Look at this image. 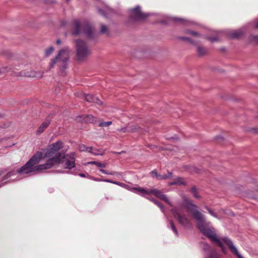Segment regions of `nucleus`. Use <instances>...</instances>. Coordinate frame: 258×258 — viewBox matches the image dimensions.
Segmentation results:
<instances>
[{
    "label": "nucleus",
    "instance_id": "47",
    "mask_svg": "<svg viewBox=\"0 0 258 258\" xmlns=\"http://www.w3.org/2000/svg\"><path fill=\"white\" fill-rule=\"evenodd\" d=\"M56 44H58H58H60V43H61V40H60V39H58V40L56 41Z\"/></svg>",
    "mask_w": 258,
    "mask_h": 258
},
{
    "label": "nucleus",
    "instance_id": "36",
    "mask_svg": "<svg viewBox=\"0 0 258 258\" xmlns=\"http://www.w3.org/2000/svg\"><path fill=\"white\" fill-rule=\"evenodd\" d=\"M114 184L119 185L122 187H127V186H128V185H125L124 183H122V182H119L118 181H115V182H114Z\"/></svg>",
    "mask_w": 258,
    "mask_h": 258
},
{
    "label": "nucleus",
    "instance_id": "27",
    "mask_svg": "<svg viewBox=\"0 0 258 258\" xmlns=\"http://www.w3.org/2000/svg\"><path fill=\"white\" fill-rule=\"evenodd\" d=\"M205 209L208 211V212L209 213V214L213 216L214 217L217 218V219H220L221 218L218 216L216 214H215L212 210H211L207 206H206L205 207Z\"/></svg>",
    "mask_w": 258,
    "mask_h": 258
},
{
    "label": "nucleus",
    "instance_id": "28",
    "mask_svg": "<svg viewBox=\"0 0 258 258\" xmlns=\"http://www.w3.org/2000/svg\"><path fill=\"white\" fill-rule=\"evenodd\" d=\"M185 33L189 34L194 37H200L201 36V35L199 33L192 31L186 30Z\"/></svg>",
    "mask_w": 258,
    "mask_h": 258
},
{
    "label": "nucleus",
    "instance_id": "20",
    "mask_svg": "<svg viewBox=\"0 0 258 258\" xmlns=\"http://www.w3.org/2000/svg\"><path fill=\"white\" fill-rule=\"evenodd\" d=\"M207 52V49L205 47L199 46L197 48V53L200 56H203L206 54Z\"/></svg>",
    "mask_w": 258,
    "mask_h": 258
},
{
    "label": "nucleus",
    "instance_id": "9",
    "mask_svg": "<svg viewBox=\"0 0 258 258\" xmlns=\"http://www.w3.org/2000/svg\"><path fill=\"white\" fill-rule=\"evenodd\" d=\"M149 14L142 13L139 6H137L130 10L129 16L133 21L144 20L148 16Z\"/></svg>",
    "mask_w": 258,
    "mask_h": 258
},
{
    "label": "nucleus",
    "instance_id": "1",
    "mask_svg": "<svg viewBox=\"0 0 258 258\" xmlns=\"http://www.w3.org/2000/svg\"><path fill=\"white\" fill-rule=\"evenodd\" d=\"M185 207L187 210L192 215L194 219L197 221V226L200 231L205 235L208 237L211 241L215 243L221 248L223 253H226L227 249L224 246L226 245L231 253L238 258H243L240 254L237 247L233 241L228 237L219 238L216 233V230L211 226L210 222H206L205 216L197 209V206L188 200H184Z\"/></svg>",
    "mask_w": 258,
    "mask_h": 258
},
{
    "label": "nucleus",
    "instance_id": "21",
    "mask_svg": "<svg viewBox=\"0 0 258 258\" xmlns=\"http://www.w3.org/2000/svg\"><path fill=\"white\" fill-rule=\"evenodd\" d=\"M168 227H170L173 232L176 234V236L178 235V231L172 220L170 221L169 225H168Z\"/></svg>",
    "mask_w": 258,
    "mask_h": 258
},
{
    "label": "nucleus",
    "instance_id": "15",
    "mask_svg": "<svg viewBox=\"0 0 258 258\" xmlns=\"http://www.w3.org/2000/svg\"><path fill=\"white\" fill-rule=\"evenodd\" d=\"M202 247L203 250L205 252L204 258L205 256H207L208 254L210 253L212 250H215L214 249H212L210 245L207 243H202Z\"/></svg>",
    "mask_w": 258,
    "mask_h": 258
},
{
    "label": "nucleus",
    "instance_id": "19",
    "mask_svg": "<svg viewBox=\"0 0 258 258\" xmlns=\"http://www.w3.org/2000/svg\"><path fill=\"white\" fill-rule=\"evenodd\" d=\"M172 20H173L175 22L183 23L184 24H185V25H187V26H188L191 24V22L188 21H186L184 19L178 18H176V17L172 18Z\"/></svg>",
    "mask_w": 258,
    "mask_h": 258
},
{
    "label": "nucleus",
    "instance_id": "35",
    "mask_svg": "<svg viewBox=\"0 0 258 258\" xmlns=\"http://www.w3.org/2000/svg\"><path fill=\"white\" fill-rule=\"evenodd\" d=\"M151 174L153 177H156V178H158V176H159V174L155 170L152 171Z\"/></svg>",
    "mask_w": 258,
    "mask_h": 258
},
{
    "label": "nucleus",
    "instance_id": "16",
    "mask_svg": "<svg viewBox=\"0 0 258 258\" xmlns=\"http://www.w3.org/2000/svg\"><path fill=\"white\" fill-rule=\"evenodd\" d=\"M185 184L186 182L184 179L181 177H177L175 179L174 181L170 182L169 183L170 185H173L175 184L185 185Z\"/></svg>",
    "mask_w": 258,
    "mask_h": 258
},
{
    "label": "nucleus",
    "instance_id": "39",
    "mask_svg": "<svg viewBox=\"0 0 258 258\" xmlns=\"http://www.w3.org/2000/svg\"><path fill=\"white\" fill-rule=\"evenodd\" d=\"M97 167H102V168H105L106 167V163H102L101 162H98L97 163V165H96Z\"/></svg>",
    "mask_w": 258,
    "mask_h": 258
},
{
    "label": "nucleus",
    "instance_id": "4",
    "mask_svg": "<svg viewBox=\"0 0 258 258\" xmlns=\"http://www.w3.org/2000/svg\"><path fill=\"white\" fill-rule=\"evenodd\" d=\"M75 155V153H72L70 154L67 155L66 156H64L63 153H57L55 156L47 160V162L45 163L47 164L49 160H53L52 166L51 167L47 168V169L52 167L55 164L60 163L62 158H64L65 160L64 166L66 168L71 169L74 168L76 165Z\"/></svg>",
    "mask_w": 258,
    "mask_h": 258
},
{
    "label": "nucleus",
    "instance_id": "23",
    "mask_svg": "<svg viewBox=\"0 0 258 258\" xmlns=\"http://www.w3.org/2000/svg\"><path fill=\"white\" fill-rule=\"evenodd\" d=\"M172 176V173L170 172H168V174H164V175H160L159 174V176L158 177V179L159 180H162V179H165L167 178H170Z\"/></svg>",
    "mask_w": 258,
    "mask_h": 258
},
{
    "label": "nucleus",
    "instance_id": "26",
    "mask_svg": "<svg viewBox=\"0 0 258 258\" xmlns=\"http://www.w3.org/2000/svg\"><path fill=\"white\" fill-rule=\"evenodd\" d=\"M54 48L52 46H50L48 48L46 49L45 52V56L46 57L49 56L53 52Z\"/></svg>",
    "mask_w": 258,
    "mask_h": 258
},
{
    "label": "nucleus",
    "instance_id": "32",
    "mask_svg": "<svg viewBox=\"0 0 258 258\" xmlns=\"http://www.w3.org/2000/svg\"><path fill=\"white\" fill-rule=\"evenodd\" d=\"M207 38L211 42H216L219 40V37L218 36L215 37H207Z\"/></svg>",
    "mask_w": 258,
    "mask_h": 258
},
{
    "label": "nucleus",
    "instance_id": "31",
    "mask_svg": "<svg viewBox=\"0 0 258 258\" xmlns=\"http://www.w3.org/2000/svg\"><path fill=\"white\" fill-rule=\"evenodd\" d=\"M90 147H87L84 145H81L79 146V150L83 152H88Z\"/></svg>",
    "mask_w": 258,
    "mask_h": 258
},
{
    "label": "nucleus",
    "instance_id": "51",
    "mask_svg": "<svg viewBox=\"0 0 258 258\" xmlns=\"http://www.w3.org/2000/svg\"><path fill=\"white\" fill-rule=\"evenodd\" d=\"M70 0H67V2H69Z\"/></svg>",
    "mask_w": 258,
    "mask_h": 258
},
{
    "label": "nucleus",
    "instance_id": "5",
    "mask_svg": "<svg viewBox=\"0 0 258 258\" xmlns=\"http://www.w3.org/2000/svg\"><path fill=\"white\" fill-rule=\"evenodd\" d=\"M74 27L75 30L72 32L74 35L76 36L80 33H85L90 38L93 37L95 32L89 23L87 22L80 23L78 20H75L74 22Z\"/></svg>",
    "mask_w": 258,
    "mask_h": 258
},
{
    "label": "nucleus",
    "instance_id": "8",
    "mask_svg": "<svg viewBox=\"0 0 258 258\" xmlns=\"http://www.w3.org/2000/svg\"><path fill=\"white\" fill-rule=\"evenodd\" d=\"M171 213L180 224L185 227H191V221L188 215H186L182 209L175 208L171 210Z\"/></svg>",
    "mask_w": 258,
    "mask_h": 258
},
{
    "label": "nucleus",
    "instance_id": "45",
    "mask_svg": "<svg viewBox=\"0 0 258 258\" xmlns=\"http://www.w3.org/2000/svg\"><path fill=\"white\" fill-rule=\"evenodd\" d=\"M98 11L100 13V14H101L103 16H105V13H104L103 11H102L101 9H98Z\"/></svg>",
    "mask_w": 258,
    "mask_h": 258
},
{
    "label": "nucleus",
    "instance_id": "38",
    "mask_svg": "<svg viewBox=\"0 0 258 258\" xmlns=\"http://www.w3.org/2000/svg\"><path fill=\"white\" fill-rule=\"evenodd\" d=\"M181 40H184V41H187L190 43H192V41H191V39L188 38V37H180L179 38Z\"/></svg>",
    "mask_w": 258,
    "mask_h": 258
},
{
    "label": "nucleus",
    "instance_id": "11",
    "mask_svg": "<svg viewBox=\"0 0 258 258\" xmlns=\"http://www.w3.org/2000/svg\"><path fill=\"white\" fill-rule=\"evenodd\" d=\"M85 99L86 101L89 103H95L100 105L102 104V102L98 97L91 94H87L85 95Z\"/></svg>",
    "mask_w": 258,
    "mask_h": 258
},
{
    "label": "nucleus",
    "instance_id": "41",
    "mask_svg": "<svg viewBox=\"0 0 258 258\" xmlns=\"http://www.w3.org/2000/svg\"><path fill=\"white\" fill-rule=\"evenodd\" d=\"M7 171V168H4L0 171V176L4 174L5 172Z\"/></svg>",
    "mask_w": 258,
    "mask_h": 258
},
{
    "label": "nucleus",
    "instance_id": "30",
    "mask_svg": "<svg viewBox=\"0 0 258 258\" xmlns=\"http://www.w3.org/2000/svg\"><path fill=\"white\" fill-rule=\"evenodd\" d=\"M112 122L111 121H106V122H105V121H103V122H101L99 123V126L100 127H106V126H108L110 125H111L112 124Z\"/></svg>",
    "mask_w": 258,
    "mask_h": 258
},
{
    "label": "nucleus",
    "instance_id": "17",
    "mask_svg": "<svg viewBox=\"0 0 258 258\" xmlns=\"http://www.w3.org/2000/svg\"><path fill=\"white\" fill-rule=\"evenodd\" d=\"M205 258H222L216 250H212L211 252L205 256Z\"/></svg>",
    "mask_w": 258,
    "mask_h": 258
},
{
    "label": "nucleus",
    "instance_id": "25",
    "mask_svg": "<svg viewBox=\"0 0 258 258\" xmlns=\"http://www.w3.org/2000/svg\"><path fill=\"white\" fill-rule=\"evenodd\" d=\"M255 27L258 29V20L255 23ZM251 40L256 44H258V35L252 36Z\"/></svg>",
    "mask_w": 258,
    "mask_h": 258
},
{
    "label": "nucleus",
    "instance_id": "50",
    "mask_svg": "<svg viewBox=\"0 0 258 258\" xmlns=\"http://www.w3.org/2000/svg\"><path fill=\"white\" fill-rule=\"evenodd\" d=\"M150 200L152 202H153L154 204H155V201H156L155 200H154L153 198L150 199Z\"/></svg>",
    "mask_w": 258,
    "mask_h": 258
},
{
    "label": "nucleus",
    "instance_id": "42",
    "mask_svg": "<svg viewBox=\"0 0 258 258\" xmlns=\"http://www.w3.org/2000/svg\"><path fill=\"white\" fill-rule=\"evenodd\" d=\"M100 171L103 174L109 175V172L104 169H101Z\"/></svg>",
    "mask_w": 258,
    "mask_h": 258
},
{
    "label": "nucleus",
    "instance_id": "49",
    "mask_svg": "<svg viewBox=\"0 0 258 258\" xmlns=\"http://www.w3.org/2000/svg\"><path fill=\"white\" fill-rule=\"evenodd\" d=\"M95 181H102V180L103 179H94Z\"/></svg>",
    "mask_w": 258,
    "mask_h": 258
},
{
    "label": "nucleus",
    "instance_id": "13",
    "mask_svg": "<svg viewBox=\"0 0 258 258\" xmlns=\"http://www.w3.org/2000/svg\"><path fill=\"white\" fill-rule=\"evenodd\" d=\"M50 123V120L48 118H46V120L43 122L41 125L39 126L38 130L37 131V133L38 134H40L42 133L44 130L48 126Z\"/></svg>",
    "mask_w": 258,
    "mask_h": 258
},
{
    "label": "nucleus",
    "instance_id": "18",
    "mask_svg": "<svg viewBox=\"0 0 258 258\" xmlns=\"http://www.w3.org/2000/svg\"><path fill=\"white\" fill-rule=\"evenodd\" d=\"M88 152L91 153L94 155H102L103 154V152H102L101 150H97V149H94L92 147H90L89 148V150H88Z\"/></svg>",
    "mask_w": 258,
    "mask_h": 258
},
{
    "label": "nucleus",
    "instance_id": "10",
    "mask_svg": "<svg viewBox=\"0 0 258 258\" xmlns=\"http://www.w3.org/2000/svg\"><path fill=\"white\" fill-rule=\"evenodd\" d=\"M63 147V143L60 141H58L52 144L49 146V150L46 153V154L50 155V154H54L55 152H57Z\"/></svg>",
    "mask_w": 258,
    "mask_h": 258
},
{
    "label": "nucleus",
    "instance_id": "43",
    "mask_svg": "<svg viewBox=\"0 0 258 258\" xmlns=\"http://www.w3.org/2000/svg\"><path fill=\"white\" fill-rule=\"evenodd\" d=\"M97 163H98V162H96V161H91V162H88L87 164H94V165H97Z\"/></svg>",
    "mask_w": 258,
    "mask_h": 258
},
{
    "label": "nucleus",
    "instance_id": "37",
    "mask_svg": "<svg viewBox=\"0 0 258 258\" xmlns=\"http://www.w3.org/2000/svg\"><path fill=\"white\" fill-rule=\"evenodd\" d=\"M117 131L118 132L124 133H127V125L125 126L124 127L117 129Z\"/></svg>",
    "mask_w": 258,
    "mask_h": 258
},
{
    "label": "nucleus",
    "instance_id": "2",
    "mask_svg": "<svg viewBox=\"0 0 258 258\" xmlns=\"http://www.w3.org/2000/svg\"><path fill=\"white\" fill-rule=\"evenodd\" d=\"M43 158V154L40 152H37L20 169L15 170L12 169L4 175L1 179V186L13 181L10 177L15 175L16 173L28 174L30 173H37L43 170L51 167L53 160H49L47 164L37 165Z\"/></svg>",
    "mask_w": 258,
    "mask_h": 258
},
{
    "label": "nucleus",
    "instance_id": "12",
    "mask_svg": "<svg viewBox=\"0 0 258 258\" xmlns=\"http://www.w3.org/2000/svg\"><path fill=\"white\" fill-rule=\"evenodd\" d=\"M228 35L231 38H239L242 36L243 33L240 30H233L230 31Z\"/></svg>",
    "mask_w": 258,
    "mask_h": 258
},
{
    "label": "nucleus",
    "instance_id": "48",
    "mask_svg": "<svg viewBox=\"0 0 258 258\" xmlns=\"http://www.w3.org/2000/svg\"><path fill=\"white\" fill-rule=\"evenodd\" d=\"M79 176L82 177H85V175L83 173H80L79 174Z\"/></svg>",
    "mask_w": 258,
    "mask_h": 258
},
{
    "label": "nucleus",
    "instance_id": "40",
    "mask_svg": "<svg viewBox=\"0 0 258 258\" xmlns=\"http://www.w3.org/2000/svg\"><path fill=\"white\" fill-rule=\"evenodd\" d=\"M102 181L111 183H113V184H114V182H115V181H112L110 179H103V180H102Z\"/></svg>",
    "mask_w": 258,
    "mask_h": 258
},
{
    "label": "nucleus",
    "instance_id": "3",
    "mask_svg": "<svg viewBox=\"0 0 258 258\" xmlns=\"http://www.w3.org/2000/svg\"><path fill=\"white\" fill-rule=\"evenodd\" d=\"M71 52L70 48L68 46L60 49L56 56L51 59L49 62L50 69L52 68L56 63L62 71L67 69L68 67Z\"/></svg>",
    "mask_w": 258,
    "mask_h": 258
},
{
    "label": "nucleus",
    "instance_id": "14",
    "mask_svg": "<svg viewBox=\"0 0 258 258\" xmlns=\"http://www.w3.org/2000/svg\"><path fill=\"white\" fill-rule=\"evenodd\" d=\"M141 128L135 124H128L127 125V133H133L136 132L141 131Z\"/></svg>",
    "mask_w": 258,
    "mask_h": 258
},
{
    "label": "nucleus",
    "instance_id": "33",
    "mask_svg": "<svg viewBox=\"0 0 258 258\" xmlns=\"http://www.w3.org/2000/svg\"><path fill=\"white\" fill-rule=\"evenodd\" d=\"M100 32L101 33H105L107 32V28L105 25H101Z\"/></svg>",
    "mask_w": 258,
    "mask_h": 258
},
{
    "label": "nucleus",
    "instance_id": "46",
    "mask_svg": "<svg viewBox=\"0 0 258 258\" xmlns=\"http://www.w3.org/2000/svg\"><path fill=\"white\" fill-rule=\"evenodd\" d=\"M115 176H116L117 177L120 178L122 176V173L120 172H118V174H115Z\"/></svg>",
    "mask_w": 258,
    "mask_h": 258
},
{
    "label": "nucleus",
    "instance_id": "24",
    "mask_svg": "<svg viewBox=\"0 0 258 258\" xmlns=\"http://www.w3.org/2000/svg\"><path fill=\"white\" fill-rule=\"evenodd\" d=\"M84 120L88 122H94L95 121V118L92 115H86L84 118Z\"/></svg>",
    "mask_w": 258,
    "mask_h": 258
},
{
    "label": "nucleus",
    "instance_id": "44",
    "mask_svg": "<svg viewBox=\"0 0 258 258\" xmlns=\"http://www.w3.org/2000/svg\"><path fill=\"white\" fill-rule=\"evenodd\" d=\"M118 174V172L112 171L111 172H109V175H115V174Z\"/></svg>",
    "mask_w": 258,
    "mask_h": 258
},
{
    "label": "nucleus",
    "instance_id": "22",
    "mask_svg": "<svg viewBox=\"0 0 258 258\" xmlns=\"http://www.w3.org/2000/svg\"><path fill=\"white\" fill-rule=\"evenodd\" d=\"M26 76L35 78H40L42 76V74L39 72H31L30 74H25Z\"/></svg>",
    "mask_w": 258,
    "mask_h": 258
},
{
    "label": "nucleus",
    "instance_id": "34",
    "mask_svg": "<svg viewBox=\"0 0 258 258\" xmlns=\"http://www.w3.org/2000/svg\"><path fill=\"white\" fill-rule=\"evenodd\" d=\"M155 204H156L158 207H159L163 212H164V207L160 203L157 201H155Z\"/></svg>",
    "mask_w": 258,
    "mask_h": 258
},
{
    "label": "nucleus",
    "instance_id": "6",
    "mask_svg": "<svg viewBox=\"0 0 258 258\" xmlns=\"http://www.w3.org/2000/svg\"><path fill=\"white\" fill-rule=\"evenodd\" d=\"M77 58L82 60L91 53V50L87 43L83 40L77 39L75 41Z\"/></svg>",
    "mask_w": 258,
    "mask_h": 258
},
{
    "label": "nucleus",
    "instance_id": "7",
    "mask_svg": "<svg viewBox=\"0 0 258 258\" xmlns=\"http://www.w3.org/2000/svg\"><path fill=\"white\" fill-rule=\"evenodd\" d=\"M131 190L135 193L140 194L142 196H144L145 195H150L151 194H153L156 197L165 201L166 203L168 204L169 205H171L169 200L166 196V195L163 194L161 191L158 190L157 189H148L142 187H133L131 188Z\"/></svg>",
    "mask_w": 258,
    "mask_h": 258
},
{
    "label": "nucleus",
    "instance_id": "29",
    "mask_svg": "<svg viewBox=\"0 0 258 258\" xmlns=\"http://www.w3.org/2000/svg\"><path fill=\"white\" fill-rule=\"evenodd\" d=\"M191 191L193 195V196L197 199H200V196L198 195L197 189L195 187H192L191 189Z\"/></svg>",
    "mask_w": 258,
    "mask_h": 258
}]
</instances>
